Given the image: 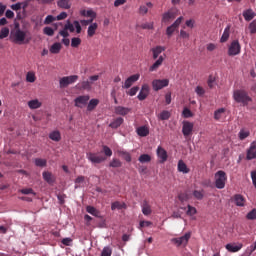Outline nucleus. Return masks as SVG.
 <instances>
[{"label": "nucleus", "instance_id": "obj_53", "mask_svg": "<svg viewBox=\"0 0 256 256\" xmlns=\"http://www.w3.org/2000/svg\"><path fill=\"white\" fill-rule=\"evenodd\" d=\"M248 29L250 30L251 35H255V33H256V20L252 21L249 24Z\"/></svg>", "mask_w": 256, "mask_h": 256}, {"label": "nucleus", "instance_id": "obj_38", "mask_svg": "<svg viewBox=\"0 0 256 256\" xmlns=\"http://www.w3.org/2000/svg\"><path fill=\"white\" fill-rule=\"evenodd\" d=\"M231 31V28L227 26L222 34V37L220 39L221 43H226V41L229 40V33Z\"/></svg>", "mask_w": 256, "mask_h": 256}, {"label": "nucleus", "instance_id": "obj_8", "mask_svg": "<svg viewBox=\"0 0 256 256\" xmlns=\"http://www.w3.org/2000/svg\"><path fill=\"white\" fill-rule=\"evenodd\" d=\"M239 53H241V44L239 43V40H234L228 47V55L229 57H235L236 55H239Z\"/></svg>", "mask_w": 256, "mask_h": 256}, {"label": "nucleus", "instance_id": "obj_61", "mask_svg": "<svg viewBox=\"0 0 256 256\" xmlns=\"http://www.w3.org/2000/svg\"><path fill=\"white\" fill-rule=\"evenodd\" d=\"M81 87H82V89H87V90H89V89H91V82H90L89 80L83 81V82L81 83Z\"/></svg>", "mask_w": 256, "mask_h": 256}, {"label": "nucleus", "instance_id": "obj_30", "mask_svg": "<svg viewBox=\"0 0 256 256\" xmlns=\"http://www.w3.org/2000/svg\"><path fill=\"white\" fill-rule=\"evenodd\" d=\"M49 139H51V141H56V142L61 141V132H59V130L52 131L49 134Z\"/></svg>", "mask_w": 256, "mask_h": 256}, {"label": "nucleus", "instance_id": "obj_21", "mask_svg": "<svg viewBox=\"0 0 256 256\" xmlns=\"http://www.w3.org/2000/svg\"><path fill=\"white\" fill-rule=\"evenodd\" d=\"M27 105L29 109L35 110V109H41V107L43 106V103L39 101V99H33L28 101Z\"/></svg>", "mask_w": 256, "mask_h": 256}, {"label": "nucleus", "instance_id": "obj_25", "mask_svg": "<svg viewBox=\"0 0 256 256\" xmlns=\"http://www.w3.org/2000/svg\"><path fill=\"white\" fill-rule=\"evenodd\" d=\"M42 177L44 179V181H46V183H55V176H53V174L49 171H45L42 173Z\"/></svg>", "mask_w": 256, "mask_h": 256}, {"label": "nucleus", "instance_id": "obj_43", "mask_svg": "<svg viewBox=\"0 0 256 256\" xmlns=\"http://www.w3.org/2000/svg\"><path fill=\"white\" fill-rule=\"evenodd\" d=\"M138 160L140 163H149L151 161V156L149 154H142Z\"/></svg>", "mask_w": 256, "mask_h": 256}, {"label": "nucleus", "instance_id": "obj_24", "mask_svg": "<svg viewBox=\"0 0 256 256\" xmlns=\"http://www.w3.org/2000/svg\"><path fill=\"white\" fill-rule=\"evenodd\" d=\"M86 211L90 215H93L94 217H98L99 219H101L103 217V216H101V212L99 210H97V208H95L93 206H87L86 207Z\"/></svg>", "mask_w": 256, "mask_h": 256}, {"label": "nucleus", "instance_id": "obj_51", "mask_svg": "<svg viewBox=\"0 0 256 256\" xmlns=\"http://www.w3.org/2000/svg\"><path fill=\"white\" fill-rule=\"evenodd\" d=\"M124 206H125V204H121V202L116 201V202L112 203L111 209H112V211H115V209H123Z\"/></svg>", "mask_w": 256, "mask_h": 256}, {"label": "nucleus", "instance_id": "obj_37", "mask_svg": "<svg viewBox=\"0 0 256 256\" xmlns=\"http://www.w3.org/2000/svg\"><path fill=\"white\" fill-rule=\"evenodd\" d=\"M99 105V99H91L87 106V111H93Z\"/></svg>", "mask_w": 256, "mask_h": 256}, {"label": "nucleus", "instance_id": "obj_26", "mask_svg": "<svg viewBox=\"0 0 256 256\" xmlns=\"http://www.w3.org/2000/svg\"><path fill=\"white\" fill-rule=\"evenodd\" d=\"M99 25L97 23H92L89 25L88 30H87V36L88 37H94L95 33H97Z\"/></svg>", "mask_w": 256, "mask_h": 256}, {"label": "nucleus", "instance_id": "obj_50", "mask_svg": "<svg viewBox=\"0 0 256 256\" xmlns=\"http://www.w3.org/2000/svg\"><path fill=\"white\" fill-rule=\"evenodd\" d=\"M53 21H57V18H55L53 15H48L44 20V25H51Z\"/></svg>", "mask_w": 256, "mask_h": 256}, {"label": "nucleus", "instance_id": "obj_34", "mask_svg": "<svg viewBox=\"0 0 256 256\" xmlns=\"http://www.w3.org/2000/svg\"><path fill=\"white\" fill-rule=\"evenodd\" d=\"M61 43L56 42L50 47V53H53L54 55H57L61 52Z\"/></svg>", "mask_w": 256, "mask_h": 256}, {"label": "nucleus", "instance_id": "obj_19", "mask_svg": "<svg viewBox=\"0 0 256 256\" xmlns=\"http://www.w3.org/2000/svg\"><path fill=\"white\" fill-rule=\"evenodd\" d=\"M157 155L160 158V163H165V161H167V158H168L167 150L164 149L163 147L159 146L157 148Z\"/></svg>", "mask_w": 256, "mask_h": 256}, {"label": "nucleus", "instance_id": "obj_58", "mask_svg": "<svg viewBox=\"0 0 256 256\" xmlns=\"http://www.w3.org/2000/svg\"><path fill=\"white\" fill-rule=\"evenodd\" d=\"M195 93L199 95V97H203L205 95V89L201 86H197L195 89Z\"/></svg>", "mask_w": 256, "mask_h": 256}, {"label": "nucleus", "instance_id": "obj_54", "mask_svg": "<svg viewBox=\"0 0 256 256\" xmlns=\"http://www.w3.org/2000/svg\"><path fill=\"white\" fill-rule=\"evenodd\" d=\"M182 115L185 119H189V117H193V112H191L189 108H184Z\"/></svg>", "mask_w": 256, "mask_h": 256}, {"label": "nucleus", "instance_id": "obj_29", "mask_svg": "<svg viewBox=\"0 0 256 256\" xmlns=\"http://www.w3.org/2000/svg\"><path fill=\"white\" fill-rule=\"evenodd\" d=\"M142 213L143 215H151V205H149V202L147 200H144L142 203Z\"/></svg>", "mask_w": 256, "mask_h": 256}, {"label": "nucleus", "instance_id": "obj_9", "mask_svg": "<svg viewBox=\"0 0 256 256\" xmlns=\"http://www.w3.org/2000/svg\"><path fill=\"white\" fill-rule=\"evenodd\" d=\"M165 87H169V79H154L152 81L154 91H161V89H165Z\"/></svg>", "mask_w": 256, "mask_h": 256}, {"label": "nucleus", "instance_id": "obj_28", "mask_svg": "<svg viewBox=\"0 0 256 256\" xmlns=\"http://www.w3.org/2000/svg\"><path fill=\"white\" fill-rule=\"evenodd\" d=\"M179 173L187 174L189 173V168L187 167V164L183 160L178 161V167H177Z\"/></svg>", "mask_w": 256, "mask_h": 256}, {"label": "nucleus", "instance_id": "obj_52", "mask_svg": "<svg viewBox=\"0 0 256 256\" xmlns=\"http://www.w3.org/2000/svg\"><path fill=\"white\" fill-rule=\"evenodd\" d=\"M20 193H22V195H35V192L33 191V188L21 189Z\"/></svg>", "mask_w": 256, "mask_h": 256}, {"label": "nucleus", "instance_id": "obj_36", "mask_svg": "<svg viewBox=\"0 0 256 256\" xmlns=\"http://www.w3.org/2000/svg\"><path fill=\"white\" fill-rule=\"evenodd\" d=\"M250 135H251V132L245 129H241L240 132L238 133V137L240 141H245V139H247V137H249Z\"/></svg>", "mask_w": 256, "mask_h": 256}, {"label": "nucleus", "instance_id": "obj_11", "mask_svg": "<svg viewBox=\"0 0 256 256\" xmlns=\"http://www.w3.org/2000/svg\"><path fill=\"white\" fill-rule=\"evenodd\" d=\"M182 22H183V16H180L179 18H177L175 20V22L171 26H169L166 29V35L168 37H171V35H173V32L177 31V29H179V25H181Z\"/></svg>", "mask_w": 256, "mask_h": 256}, {"label": "nucleus", "instance_id": "obj_2", "mask_svg": "<svg viewBox=\"0 0 256 256\" xmlns=\"http://www.w3.org/2000/svg\"><path fill=\"white\" fill-rule=\"evenodd\" d=\"M152 53V58L155 60L157 59L150 67L149 71L150 73H153V71H157L161 65H163V61H165V55H161L163 51H165V47L163 46H156L150 49Z\"/></svg>", "mask_w": 256, "mask_h": 256}, {"label": "nucleus", "instance_id": "obj_17", "mask_svg": "<svg viewBox=\"0 0 256 256\" xmlns=\"http://www.w3.org/2000/svg\"><path fill=\"white\" fill-rule=\"evenodd\" d=\"M114 113L116 115H121L122 117H125V115H129V113H131V108L116 106L114 108Z\"/></svg>", "mask_w": 256, "mask_h": 256}, {"label": "nucleus", "instance_id": "obj_22", "mask_svg": "<svg viewBox=\"0 0 256 256\" xmlns=\"http://www.w3.org/2000/svg\"><path fill=\"white\" fill-rule=\"evenodd\" d=\"M242 15L245 21H253V19H255L256 13L253 11V9H247L243 11Z\"/></svg>", "mask_w": 256, "mask_h": 256}, {"label": "nucleus", "instance_id": "obj_55", "mask_svg": "<svg viewBox=\"0 0 256 256\" xmlns=\"http://www.w3.org/2000/svg\"><path fill=\"white\" fill-rule=\"evenodd\" d=\"M139 91V86L132 87L127 93V95H130V97H134V95H137V92Z\"/></svg>", "mask_w": 256, "mask_h": 256}, {"label": "nucleus", "instance_id": "obj_41", "mask_svg": "<svg viewBox=\"0 0 256 256\" xmlns=\"http://www.w3.org/2000/svg\"><path fill=\"white\" fill-rule=\"evenodd\" d=\"M121 165H123V163H121V160L117 158L112 159V161L109 163V167H113L114 169L121 167Z\"/></svg>", "mask_w": 256, "mask_h": 256}, {"label": "nucleus", "instance_id": "obj_18", "mask_svg": "<svg viewBox=\"0 0 256 256\" xmlns=\"http://www.w3.org/2000/svg\"><path fill=\"white\" fill-rule=\"evenodd\" d=\"M226 249L230 253H237L238 251H241V249H243V244L229 243L226 245Z\"/></svg>", "mask_w": 256, "mask_h": 256}, {"label": "nucleus", "instance_id": "obj_23", "mask_svg": "<svg viewBox=\"0 0 256 256\" xmlns=\"http://www.w3.org/2000/svg\"><path fill=\"white\" fill-rule=\"evenodd\" d=\"M136 133L139 137H147V135H149V127L140 126L136 129Z\"/></svg>", "mask_w": 256, "mask_h": 256}, {"label": "nucleus", "instance_id": "obj_31", "mask_svg": "<svg viewBox=\"0 0 256 256\" xmlns=\"http://www.w3.org/2000/svg\"><path fill=\"white\" fill-rule=\"evenodd\" d=\"M158 119L160 121H169V119H171V112L167 111V110H163L159 115H158Z\"/></svg>", "mask_w": 256, "mask_h": 256}, {"label": "nucleus", "instance_id": "obj_1", "mask_svg": "<svg viewBox=\"0 0 256 256\" xmlns=\"http://www.w3.org/2000/svg\"><path fill=\"white\" fill-rule=\"evenodd\" d=\"M113 155V150L109 148V146H102L101 152H89L86 154L88 161H91L94 165H99L101 163H105L107 161V157H111Z\"/></svg>", "mask_w": 256, "mask_h": 256}, {"label": "nucleus", "instance_id": "obj_42", "mask_svg": "<svg viewBox=\"0 0 256 256\" xmlns=\"http://www.w3.org/2000/svg\"><path fill=\"white\" fill-rule=\"evenodd\" d=\"M35 166L36 167H47V160L42 159V158H36Z\"/></svg>", "mask_w": 256, "mask_h": 256}, {"label": "nucleus", "instance_id": "obj_35", "mask_svg": "<svg viewBox=\"0 0 256 256\" xmlns=\"http://www.w3.org/2000/svg\"><path fill=\"white\" fill-rule=\"evenodd\" d=\"M26 81L27 83H35V81H37V76H35V72L33 71L27 72Z\"/></svg>", "mask_w": 256, "mask_h": 256}, {"label": "nucleus", "instance_id": "obj_13", "mask_svg": "<svg viewBox=\"0 0 256 256\" xmlns=\"http://www.w3.org/2000/svg\"><path fill=\"white\" fill-rule=\"evenodd\" d=\"M139 74H134L130 77H128L125 82L124 85L122 86L123 89H129L133 86V83H136V81H139Z\"/></svg>", "mask_w": 256, "mask_h": 256}, {"label": "nucleus", "instance_id": "obj_63", "mask_svg": "<svg viewBox=\"0 0 256 256\" xmlns=\"http://www.w3.org/2000/svg\"><path fill=\"white\" fill-rule=\"evenodd\" d=\"M59 35H61V37H63L64 39L69 37V30H66L65 28H63V30L59 31Z\"/></svg>", "mask_w": 256, "mask_h": 256}, {"label": "nucleus", "instance_id": "obj_5", "mask_svg": "<svg viewBox=\"0 0 256 256\" xmlns=\"http://www.w3.org/2000/svg\"><path fill=\"white\" fill-rule=\"evenodd\" d=\"M216 189H225L227 183V173L223 170H219L214 175Z\"/></svg>", "mask_w": 256, "mask_h": 256}, {"label": "nucleus", "instance_id": "obj_15", "mask_svg": "<svg viewBox=\"0 0 256 256\" xmlns=\"http://www.w3.org/2000/svg\"><path fill=\"white\" fill-rule=\"evenodd\" d=\"M139 101H145L146 97H149V84H143L138 94Z\"/></svg>", "mask_w": 256, "mask_h": 256}, {"label": "nucleus", "instance_id": "obj_49", "mask_svg": "<svg viewBox=\"0 0 256 256\" xmlns=\"http://www.w3.org/2000/svg\"><path fill=\"white\" fill-rule=\"evenodd\" d=\"M81 45V38L74 37L71 39V47L77 48Z\"/></svg>", "mask_w": 256, "mask_h": 256}, {"label": "nucleus", "instance_id": "obj_39", "mask_svg": "<svg viewBox=\"0 0 256 256\" xmlns=\"http://www.w3.org/2000/svg\"><path fill=\"white\" fill-rule=\"evenodd\" d=\"M193 196L198 201H201L205 197V191H203V190H194L193 191Z\"/></svg>", "mask_w": 256, "mask_h": 256}, {"label": "nucleus", "instance_id": "obj_16", "mask_svg": "<svg viewBox=\"0 0 256 256\" xmlns=\"http://www.w3.org/2000/svg\"><path fill=\"white\" fill-rule=\"evenodd\" d=\"M232 201L237 207H245V197L241 194H235L232 197Z\"/></svg>", "mask_w": 256, "mask_h": 256}, {"label": "nucleus", "instance_id": "obj_10", "mask_svg": "<svg viewBox=\"0 0 256 256\" xmlns=\"http://www.w3.org/2000/svg\"><path fill=\"white\" fill-rule=\"evenodd\" d=\"M194 124L189 121H184L182 126V134L184 137H191L193 135Z\"/></svg>", "mask_w": 256, "mask_h": 256}, {"label": "nucleus", "instance_id": "obj_56", "mask_svg": "<svg viewBox=\"0 0 256 256\" xmlns=\"http://www.w3.org/2000/svg\"><path fill=\"white\" fill-rule=\"evenodd\" d=\"M86 17H90V19L95 20V19H97V13L91 9L87 10Z\"/></svg>", "mask_w": 256, "mask_h": 256}, {"label": "nucleus", "instance_id": "obj_47", "mask_svg": "<svg viewBox=\"0 0 256 256\" xmlns=\"http://www.w3.org/2000/svg\"><path fill=\"white\" fill-rule=\"evenodd\" d=\"M246 219H248L249 221H254L256 219V209H252L247 215H246Z\"/></svg>", "mask_w": 256, "mask_h": 256}, {"label": "nucleus", "instance_id": "obj_59", "mask_svg": "<svg viewBox=\"0 0 256 256\" xmlns=\"http://www.w3.org/2000/svg\"><path fill=\"white\" fill-rule=\"evenodd\" d=\"M120 155L127 161V163H131V154L128 152H120Z\"/></svg>", "mask_w": 256, "mask_h": 256}, {"label": "nucleus", "instance_id": "obj_45", "mask_svg": "<svg viewBox=\"0 0 256 256\" xmlns=\"http://www.w3.org/2000/svg\"><path fill=\"white\" fill-rule=\"evenodd\" d=\"M186 214L189 215L190 217H193V215L197 214V208L191 205H188V210L186 211Z\"/></svg>", "mask_w": 256, "mask_h": 256}, {"label": "nucleus", "instance_id": "obj_48", "mask_svg": "<svg viewBox=\"0 0 256 256\" xmlns=\"http://www.w3.org/2000/svg\"><path fill=\"white\" fill-rule=\"evenodd\" d=\"M7 37H9V28L4 27L0 31V39H5Z\"/></svg>", "mask_w": 256, "mask_h": 256}, {"label": "nucleus", "instance_id": "obj_4", "mask_svg": "<svg viewBox=\"0 0 256 256\" xmlns=\"http://www.w3.org/2000/svg\"><path fill=\"white\" fill-rule=\"evenodd\" d=\"M11 37L13 43L18 45H23V43H29V41H31V38H27V31H23L19 28L11 33Z\"/></svg>", "mask_w": 256, "mask_h": 256}, {"label": "nucleus", "instance_id": "obj_44", "mask_svg": "<svg viewBox=\"0 0 256 256\" xmlns=\"http://www.w3.org/2000/svg\"><path fill=\"white\" fill-rule=\"evenodd\" d=\"M111 255H113V250L111 249V247L109 246L104 247L101 252V256H111Z\"/></svg>", "mask_w": 256, "mask_h": 256}, {"label": "nucleus", "instance_id": "obj_64", "mask_svg": "<svg viewBox=\"0 0 256 256\" xmlns=\"http://www.w3.org/2000/svg\"><path fill=\"white\" fill-rule=\"evenodd\" d=\"M63 19H67V12H61L57 17V21H63Z\"/></svg>", "mask_w": 256, "mask_h": 256}, {"label": "nucleus", "instance_id": "obj_3", "mask_svg": "<svg viewBox=\"0 0 256 256\" xmlns=\"http://www.w3.org/2000/svg\"><path fill=\"white\" fill-rule=\"evenodd\" d=\"M232 97L236 103H240L243 107H247V105L253 101L251 96H249V92L245 89L234 90Z\"/></svg>", "mask_w": 256, "mask_h": 256}, {"label": "nucleus", "instance_id": "obj_33", "mask_svg": "<svg viewBox=\"0 0 256 256\" xmlns=\"http://www.w3.org/2000/svg\"><path fill=\"white\" fill-rule=\"evenodd\" d=\"M223 115H225V108H219L214 112V119L216 121H221V119H223Z\"/></svg>", "mask_w": 256, "mask_h": 256}, {"label": "nucleus", "instance_id": "obj_40", "mask_svg": "<svg viewBox=\"0 0 256 256\" xmlns=\"http://www.w3.org/2000/svg\"><path fill=\"white\" fill-rule=\"evenodd\" d=\"M64 29L70 31V33H75V24L74 22L71 23V20H67L66 24L64 25Z\"/></svg>", "mask_w": 256, "mask_h": 256}, {"label": "nucleus", "instance_id": "obj_12", "mask_svg": "<svg viewBox=\"0 0 256 256\" xmlns=\"http://www.w3.org/2000/svg\"><path fill=\"white\" fill-rule=\"evenodd\" d=\"M75 107H78L79 109H83L87 103H89V95H82L78 96L74 100Z\"/></svg>", "mask_w": 256, "mask_h": 256}, {"label": "nucleus", "instance_id": "obj_46", "mask_svg": "<svg viewBox=\"0 0 256 256\" xmlns=\"http://www.w3.org/2000/svg\"><path fill=\"white\" fill-rule=\"evenodd\" d=\"M43 33L44 35H48V37H53V35H55V30H53L51 27H45L43 29Z\"/></svg>", "mask_w": 256, "mask_h": 256}, {"label": "nucleus", "instance_id": "obj_27", "mask_svg": "<svg viewBox=\"0 0 256 256\" xmlns=\"http://www.w3.org/2000/svg\"><path fill=\"white\" fill-rule=\"evenodd\" d=\"M124 122L125 119H123L122 117H118L109 124V127H111V129H119V126Z\"/></svg>", "mask_w": 256, "mask_h": 256}, {"label": "nucleus", "instance_id": "obj_20", "mask_svg": "<svg viewBox=\"0 0 256 256\" xmlns=\"http://www.w3.org/2000/svg\"><path fill=\"white\" fill-rule=\"evenodd\" d=\"M175 17H177V13L173 10H170L163 14L162 21H163V23H167V22L171 21V19H175Z\"/></svg>", "mask_w": 256, "mask_h": 256}, {"label": "nucleus", "instance_id": "obj_14", "mask_svg": "<svg viewBox=\"0 0 256 256\" xmlns=\"http://www.w3.org/2000/svg\"><path fill=\"white\" fill-rule=\"evenodd\" d=\"M246 159L248 161H251L253 159H256V141H253L250 144L249 149L247 150Z\"/></svg>", "mask_w": 256, "mask_h": 256}, {"label": "nucleus", "instance_id": "obj_57", "mask_svg": "<svg viewBox=\"0 0 256 256\" xmlns=\"http://www.w3.org/2000/svg\"><path fill=\"white\" fill-rule=\"evenodd\" d=\"M178 199L181 201V203H184V201H189V194L181 193L178 195Z\"/></svg>", "mask_w": 256, "mask_h": 256}, {"label": "nucleus", "instance_id": "obj_62", "mask_svg": "<svg viewBox=\"0 0 256 256\" xmlns=\"http://www.w3.org/2000/svg\"><path fill=\"white\" fill-rule=\"evenodd\" d=\"M74 27L76 29V33L78 34L81 33V31H83V28H81V24L77 20L74 21Z\"/></svg>", "mask_w": 256, "mask_h": 256}, {"label": "nucleus", "instance_id": "obj_60", "mask_svg": "<svg viewBox=\"0 0 256 256\" xmlns=\"http://www.w3.org/2000/svg\"><path fill=\"white\" fill-rule=\"evenodd\" d=\"M149 12V9L147 8V6L142 5L139 8V13L140 15H147V13Z\"/></svg>", "mask_w": 256, "mask_h": 256}, {"label": "nucleus", "instance_id": "obj_6", "mask_svg": "<svg viewBox=\"0 0 256 256\" xmlns=\"http://www.w3.org/2000/svg\"><path fill=\"white\" fill-rule=\"evenodd\" d=\"M78 79H79V76L77 75L64 76L60 78L59 80L60 89H65L66 87H69V85H73V83H76Z\"/></svg>", "mask_w": 256, "mask_h": 256}, {"label": "nucleus", "instance_id": "obj_32", "mask_svg": "<svg viewBox=\"0 0 256 256\" xmlns=\"http://www.w3.org/2000/svg\"><path fill=\"white\" fill-rule=\"evenodd\" d=\"M57 5L60 9H69L71 7V0H58Z\"/></svg>", "mask_w": 256, "mask_h": 256}, {"label": "nucleus", "instance_id": "obj_7", "mask_svg": "<svg viewBox=\"0 0 256 256\" xmlns=\"http://www.w3.org/2000/svg\"><path fill=\"white\" fill-rule=\"evenodd\" d=\"M191 239V233H186L185 235L173 238L171 242L176 245V247H186L187 243H189V240Z\"/></svg>", "mask_w": 256, "mask_h": 256}]
</instances>
